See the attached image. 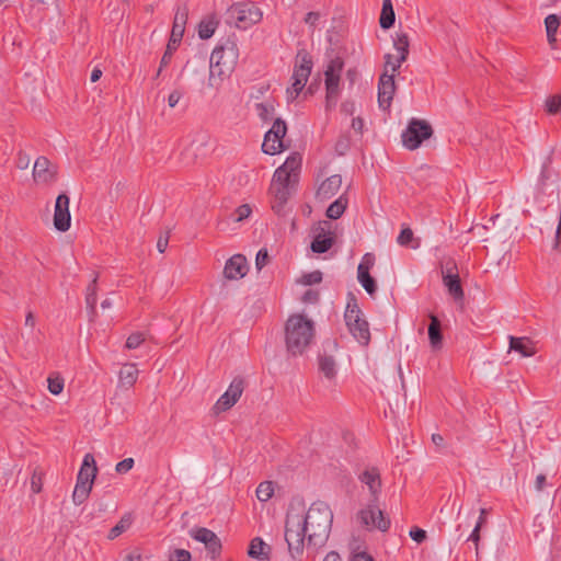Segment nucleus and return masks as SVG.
<instances>
[{"instance_id":"1","label":"nucleus","mask_w":561,"mask_h":561,"mask_svg":"<svg viewBox=\"0 0 561 561\" xmlns=\"http://www.w3.org/2000/svg\"><path fill=\"white\" fill-rule=\"evenodd\" d=\"M333 523V512L323 501L313 502L305 517L287 515L285 540L293 557L304 550L305 539L309 546L321 548L329 539Z\"/></svg>"},{"instance_id":"2","label":"nucleus","mask_w":561,"mask_h":561,"mask_svg":"<svg viewBox=\"0 0 561 561\" xmlns=\"http://www.w3.org/2000/svg\"><path fill=\"white\" fill-rule=\"evenodd\" d=\"M301 157L299 154H291L273 174L270 193L273 196L272 209L278 216L286 215V204L295 192L299 181Z\"/></svg>"},{"instance_id":"3","label":"nucleus","mask_w":561,"mask_h":561,"mask_svg":"<svg viewBox=\"0 0 561 561\" xmlns=\"http://www.w3.org/2000/svg\"><path fill=\"white\" fill-rule=\"evenodd\" d=\"M286 350L294 356L301 355L316 336V323L302 313L290 314L285 323Z\"/></svg>"},{"instance_id":"4","label":"nucleus","mask_w":561,"mask_h":561,"mask_svg":"<svg viewBox=\"0 0 561 561\" xmlns=\"http://www.w3.org/2000/svg\"><path fill=\"white\" fill-rule=\"evenodd\" d=\"M238 57V45L232 39H227L213 50L209 60V87H217L224 78L230 76L237 65Z\"/></svg>"},{"instance_id":"5","label":"nucleus","mask_w":561,"mask_h":561,"mask_svg":"<svg viewBox=\"0 0 561 561\" xmlns=\"http://www.w3.org/2000/svg\"><path fill=\"white\" fill-rule=\"evenodd\" d=\"M96 474L98 467L94 456L90 453L85 454L78 472L75 490L72 492V502L75 505H81L88 500L92 491Z\"/></svg>"},{"instance_id":"6","label":"nucleus","mask_w":561,"mask_h":561,"mask_svg":"<svg viewBox=\"0 0 561 561\" xmlns=\"http://www.w3.org/2000/svg\"><path fill=\"white\" fill-rule=\"evenodd\" d=\"M312 67L311 56L305 50H299L291 75V84L286 90L287 102H293L297 99L311 75Z\"/></svg>"},{"instance_id":"7","label":"nucleus","mask_w":561,"mask_h":561,"mask_svg":"<svg viewBox=\"0 0 561 561\" xmlns=\"http://www.w3.org/2000/svg\"><path fill=\"white\" fill-rule=\"evenodd\" d=\"M187 20H188V5L186 3H182V4L178 5V8H176V11L174 14V20H173V25H172V31H171V36H170L167 49L161 58L160 67L157 71V77H159L162 72V69L170 64V61L172 59L173 51L176 49L178 45L182 41Z\"/></svg>"},{"instance_id":"8","label":"nucleus","mask_w":561,"mask_h":561,"mask_svg":"<svg viewBox=\"0 0 561 561\" xmlns=\"http://www.w3.org/2000/svg\"><path fill=\"white\" fill-rule=\"evenodd\" d=\"M344 319L353 337L360 345L367 346L370 342L369 324L363 318L362 310L355 299L347 302Z\"/></svg>"},{"instance_id":"9","label":"nucleus","mask_w":561,"mask_h":561,"mask_svg":"<svg viewBox=\"0 0 561 561\" xmlns=\"http://www.w3.org/2000/svg\"><path fill=\"white\" fill-rule=\"evenodd\" d=\"M227 14L228 22L240 30H248L263 18L262 10L251 2L232 4Z\"/></svg>"},{"instance_id":"10","label":"nucleus","mask_w":561,"mask_h":561,"mask_svg":"<svg viewBox=\"0 0 561 561\" xmlns=\"http://www.w3.org/2000/svg\"><path fill=\"white\" fill-rule=\"evenodd\" d=\"M432 134V126L426 121L412 118L401 135L402 144L407 149L414 150L421 146L423 140L428 139Z\"/></svg>"},{"instance_id":"11","label":"nucleus","mask_w":561,"mask_h":561,"mask_svg":"<svg viewBox=\"0 0 561 561\" xmlns=\"http://www.w3.org/2000/svg\"><path fill=\"white\" fill-rule=\"evenodd\" d=\"M344 61L341 57H335L330 60L324 71L325 76V91H327V107L331 108L335 105L337 95L340 93V80L343 70Z\"/></svg>"},{"instance_id":"12","label":"nucleus","mask_w":561,"mask_h":561,"mask_svg":"<svg viewBox=\"0 0 561 561\" xmlns=\"http://www.w3.org/2000/svg\"><path fill=\"white\" fill-rule=\"evenodd\" d=\"M357 517L367 529L387 531L390 527V519L385 516L377 502L369 501L368 505L358 512Z\"/></svg>"},{"instance_id":"13","label":"nucleus","mask_w":561,"mask_h":561,"mask_svg":"<svg viewBox=\"0 0 561 561\" xmlns=\"http://www.w3.org/2000/svg\"><path fill=\"white\" fill-rule=\"evenodd\" d=\"M287 133L285 121L276 118L272 127L266 131L262 144V150L266 154L274 156L285 149L283 138Z\"/></svg>"},{"instance_id":"14","label":"nucleus","mask_w":561,"mask_h":561,"mask_svg":"<svg viewBox=\"0 0 561 561\" xmlns=\"http://www.w3.org/2000/svg\"><path fill=\"white\" fill-rule=\"evenodd\" d=\"M245 381L241 377H236L225 393L216 401L214 411L216 414L228 411L231 409L240 399L244 391Z\"/></svg>"},{"instance_id":"15","label":"nucleus","mask_w":561,"mask_h":561,"mask_svg":"<svg viewBox=\"0 0 561 561\" xmlns=\"http://www.w3.org/2000/svg\"><path fill=\"white\" fill-rule=\"evenodd\" d=\"M70 199L65 193L59 194L55 203L54 226L58 231L66 232L70 228L71 216L69 211Z\"/></svg>"},{"instance_id":"16","label":"nucleus","mask_w":561,"mask_h":561,"mask_svg":"<svg viewBox=\"0 0 561 561\" xmlns=\"http://www.w3.org/2000/svg\"><path fill=\"white\" fill-rule=\"evenodd\" d=\"M454 270H456L455 263L448 262L442 271L443 283L447 287L449 295L453 296L456 301H461L465 297V293L460 283V277L458 273L454 272Z\"/></svg>"},{"instance_id":"17","label":"nucleus","mask_w":561,"mask_h":561,"mask_svg":"<svg viewBox=\"0 0 561 561\" xmlns=\"http://www.w3.org/2000/svg\"><path fill=\"white\" fill-rule=\"evenodd\" d=\"M394 92V76L382 72L378 82V104L380 108L386 111L390 107Z\"/></svg>"},{"instance_id":"18","label":"nucleus","mask_w":561,"mask_h":561,"mask_svg":"<svg viewBox=\"0 0 561 561\" xmlns=\"http://www.w3.org/2000/svg\"><path fill=\"white\" fill-rule=\"evenodd\" d=\"M248 273V262L244 255L234 254L225 264L224 276L229 280L243 278Z\"/></svg>"},{"instance_id":"19","label":"nucleus","mask_w":561,"mask_h":561,"mask_svg":"<svg viewBox=\"0 0 561 561\" xmlns=\"http://www.w3.org/2000/svg\"><path fill=\"white\" fill-rule=\"evenodd\" d=\"M191 536L195 540L203 542L206 549L213 554V558L219 554L221 550V541L213 530L201 527L193 529L191 531Z\"/></svg>"},{"instance_id":"20","label":"nucleus","mask_w":561,"mask_h":561,"mask_svg":"<svg viewBox=\"0 0 561 561\" xmlns=\"http://www.w3.org/2000/svg\"><path fill=\"white\" fill-rule=\"evenodd\" d=\"M57 169L46 157H38L34 163L33 178L37 183H49L55 180Z\"/></svg>"},{"instance_id":"21","label":"nucleus","mask_w":561,"mask_h":561,"mask_svg":"<svg viewBox=\"0 0 561 561\" xmlns=\"http://www.w3.org/2000/svg\"><path fill=\"white\" fill-rule=\"evenodd\" d=\"M359 481L368 488L370 501L377 502L381 491V478L379 470L375 467L365 469L358 477Z\"/></svg>"},{"instance_id":"22","label":"nucleus","mask_w":561,"mask_h":561,"mask_svg":"<svg viewBox=\"0 0 561 561\" xmlns=\"http://www.w3.org/2000/svg\"><path fill=\"white\" fill-rule=\"evenodd\" d=\"M342 185V176L333 174L325 179L318 187L316 196L320 201H327L337 194Z\"/></svg>"},{"instance_id":"23","label":"nucleus","mask_w":561,"mask_h":561,"mask_svg":"<svg viewBox=\"0 0 561 561\" xmlns=\"http://www.w3.org/2000/svg\"><path fill=\"white\" fill-rule=\"evenodd\" d=\"M510 340V352H516L522 357H530L536 354V347L534 342L526 336L516 337L511 335Z\"/></svg>"},{"instance_id":"24","label":"nucleus","mask_w":561,"mask_h":561,"mask_svg":"<svg viewBox=\"0 0 561 561\" xmlns=\"http://www.w3.org/2000/svg\"><path fill=\"white\" fill-rule=\"evenodd\" d=\"M320 374L330 382H333L337 375L336 360L331 355H320L318 359Z\"/></svg>"},{"instance_id":"25","label":"nucleus","mask_w":561,"mask_h":561,"mask_svg":"<svg viewBox=\"0 0 561 561\" xmlns=\"http://www.w3.org/2000/svg\"><path fill=\"white\" fill-rule=\"evenodd\" d=\"M431 322L427 329L430 344L433 351H439L443 347V334L440 330V322L434 314L430 316Z\"/></svg>"},{"instance_id":"26","label":"nucleus","mask_w":561,"mask_h":561,"mask_svg":"<svg viewBox=\"0 0 561 561\" xmlns=\"http://www.w3.org/2000/svg\"><path fill=\"white\" fill-rule=\"evenodd\" d=\"M138 369L136 364H125L118 374V385L123 388H130L135 385L138 378Z\"/></svg>"},{"instance_id":"27","label":"nucleus","mask_w":561,"mask_h":561,"mask_svg":"<svg viewBox=\"0 0 561 561\" xmlns=\"http://www.w3.org/2000/svg\"><path fill=\"white\" fill-rule=\"evenodd\" d=\"M219 21L215 14L205 16L198 24V36L202 39L210 38L217 30Z\"/></svg>"},{"instance_id":"28","label":"nucleus","mask_w":561,"mask_h":561,"mask_svg":"<svg viewBox=\"0 0 561 561\" xmlns=\"http://www.w3.org/2000/svg\"><path fill=\"white\" fill-rule=\"evenodd\" d=\"M270 547L259 537L250 542L248 554L250 558L264 561L268 559Z\"/></svg>"},{"instance_id":"29","label":"nucleus","mask_w":561,"mask_h":561,"mask_svg":"<svg viewBox=\"0 0 561 561\" xmlns=\"http://www.w3.org/2000/svg\"><path fill=\"white\" fill-rule=\"evenodd\" d=\"M410 41L409 36L404 32H397L393 37V47L398 53L400 61H405L409 55Z\"/></svg>"},{"instance_id":"30","label":"nucleus","mask_w":561,"mask_h":561,"mask_svg":"<svg viewBox=\"0 0 561 561\" xmlns=\"http://www.w3.org/2000/svg\"><path fill=\"white\" fill-rule=\"evenodd\" d=\"M545 26L547 32V39L550 46H554L557 42V32L560 26V18L557 14H549L545 19Z\"/></svg>"},{"instance_id":"31","label":"nucleus","mask_w":561,"mask_h":561,"mask_svg":"<svg viewBox=\"0 0 561 561\" xmlns=\"http://www.w3.org/2000/svg\"><path fill=\"white\" fill-rule=\"evenodd\" d=\"M394 23V11L391 0H382V9L379 19L381 28H390Z\"/></svg>"},{"instance_id":"32","label":"nucleus","mask_w":561,"mask_h":561,"mask_svg":"<svg viewBox=\"0 0 561 561\" xmlns=\"http://www.w3.org/2000/svg\"><path fill=\"white\" fill-rule=\"evenodd\" d=\"M255 112L262 121H272L275 115V102L272 100H266L264 102L256 103Z\"/></svg>"},{"instance_id":"33","label":"nucleus","mask_w":561,"mask_h":561,"mask_svg":"<svg viewBox=\"0 0 561 561\" xmlns=\"http://www.w3.org/2000/svg\"><path fill=\"white\" fill-rule=\"evenodd\" d=\"M333 237L327 234H318L311 242V250L316 253H324L333 245Z\"/></svg>"},{"instance_id":"34","label":"nucleus","mask_w":561,"mask_h":561,"mask_svg":"<svg viewBox=\"0 0 561 561\" xmlns=\"http://www.w3.org/2000/svg\"><path fill=\"white\" fill-rule=\"evenodd\" d=\"M133 523V517L130 514H125L119 522L108 531L107 538L113 540L125 533Z\"/></svg>"},{"instance_id":"35","label":"nucleus","mask_w":561,"mask_h":561,"mask_svg":"<svg viewBox=\"0 0 561 561\" xmlns=\"http://www.w3.org/2000/svg\"><path fill=\"white\" fill-rule=\"evenodd\" d=\"M347 206V199L344 196H340L334 201L327 209V216L330 219H339L345 211Z\"/></svg>"},{"instance_id":"36","label":"nucleus","mask_w":561,"mask_h":561,"mask_svg":"<svg viewBox=\"0 0 561 561\" xmlns=\"http://www.w3.org/2000/svg\"><path fill=\"white\" fill-rule=\"evenodd\" d=\"M274 494V483L272 481L261 482L255 491L256 499L260 502H267Z\"/></svg>"},{"instance_id":"37","label":"nucleus","mask_w":561,"mask_h":561,"mask_svg":"<svg viewBox=\"0 0 561 561\" xmlns=\"http://www.w3.org/2000/svg\"><path fill=\"white\" fill-rule=\"evenodd\" d=\"M357 278L364 289L369 294L374 295L377 287L375 279L370 276L367 271H357Z\"/></svg>"},{"instance_id":"38","label":"nucleus","mask_w":561,"mask_h":561,"mask_svg":"<svg viewBox=\"0 0 561 561\" xmlns=\"http://www.w3.org/2000/svg\"><path fill=\"white\" fill-rule=\"evenodd\" d=\"M403 62L404 61H400V58L398 56L387 54V55H385L383 72L396 76V73L399 71V69Z\"/></svg>"},{"instance_id":"39","label":"nucleus","mask_w":561,"mask_h":561,"mask_svg":"<svg viewBox=\"0 0 561 561\" xmlns=\"http://www.w3.org/2000/svg\"><path fill=\"white\" fill-rule=\"evenodd\" d=\"M48 390L51 394L58 396L62 392L65 387L64 378L60 375H50L47 379Z\"/></svg>"},{"instance_id":"40","label":"nucleus","mask_w":561,"mask_h":561,"mask_svg":"<svg viewBox=\"0 0 561 561\" xmlns=\"http://www.w3.org/2000/svg\"><path fill=\"white\" fill-rule=\"evenodd\" d=\"M96 277L92 280V283L87 288V295H85V302L87 306L90 308L91 313H95V306H96Z\"/></svg>"},{"instance_id":"41","label":"nucleus","mask_w":561,"mask_h":561,"mask_svg":"<svg viewBox=\"0 0 561 561\" xmlns=\"http://www.w3.org/2000/svg\"><path fill=\"white\" fill-rule=\"evenodd\" d=\"M322 280V273L320 271H313L307 274H304L298 283L305 286H311L314 284H319Z\"/></svg>"},{"instance_id":"42","label":"nucleus","mask_w":561,"mask_h":561,"mask_svg":"<svg viewBox=\"0 0 561 561\" xmlns=\"http://www.w3.org/2000/svg\"><path fill=\"white\" fill-rule=\"evenodd\" d=\"M145 342V334L142 332L131 333L125 343V347L128 350H135Z\"/></svg>"},{"instance_id":"43","label":"nucleus","mask_w":561,"mask_h":561,"mask_svg":"<svg viewBox=\"0 0 561 561\" xmlns=\"http://www.w3.org/2000/svg\"><path fill=\"white\" fill-rule=\"evenodd\" d=\"M192 554L185 549H174L169 553L168 561H191Z\"/></svg>"},{"instance_id":"44","label":"nucleus","mask_w":561,"mask_h":561,"mask_svg":"<svg viewBox=\"0 0 561 561\" xmlns=\"http://www.w3.org/2000/svg\"><path fill=\"white\" fill-rule=\"evenodd\" d=\"M561 108V95H552L546 101V110L549 114H557Z\"/></svg>"},{"instance_id":"45","label":"nucleus","mask_w":561,"mask_h":561,"mask_svg":"<svg viewBox=\"0 0 561 561\" xmlns=\"http://www.w3.org/2000/svg\"><path fill=\"white\" fill-rule=\"evenodd\" d=\"M414 240V233L410 228H403L398 236V243L402 247L411 244Z\"/></svg>"},{"instance_id":"46","label":"nucleus","mask_w":561,"mask_h":561,"mask_svg":"<svg viewBox=\"0 0 561 561\" xmlns=\"http://www.w3.org/2000/svg\"><path fill=\"white\" fill-rule=\"evenodd\" d=\"M31 489L34 493H39L43 489V473L34 470L31 477Z\"/></svg>"},{"instance_id":"47","label":"nucleus","mask_w":561,"mask_h":561,"mask_svg":"<svg viewBox=\"0 0 561 561\" xmlns=\"http://www.w3.org/2000/svg\"><path fill=\"white\" fill-rule=\"evenodd\" d=\"M134 459L133 458H125L122 461L117 462L115 466V471L119 474L127 473L130 471L134 467Z\"/></svg>"},{"instance_id":"48","label":"nucleus","mask_w":561,"mask_h":561,"mask_svg":"<svg viewBox=\"0 0 561 561\" xmlns=\"http://www.w3.org/2000/svg\"><path fill=\"white\" fill-rule=\"evenodd\" d=\"M251 211L252 210H251L250 205L243 204L236 209V211H234L236 217L233 218V220L236 222H240V221L247 219L251 215Z\"/></svg>"},{"instance_id":"49","label":"nucleus","mask_w":561,"mask_h":561,"mask_svg":"<svg viewBox=\"0 0 561 561\" xmlns=\"http://www.w3.org/2000/svg\"><path fill=\"white\" fill-rule=\"evenodd\" d=\"M375 265V256L371 253H366L357 267V271H367L369 272L371 267Z\"/></svg>"},{"instance_id":"50","label":"nucleus","mask_w":561,"mask_h":561,"mask_svg":"<svg viewBox=\"0 0 561 561\" xmlns=\"http://www.w3.org/2000/svg\"><path fill=\"white\" fill-rule=\"evenodd\" d=\"M320 299V294L316 289H308L301 297L304 304H317Z\"/></svg>"},{"instance_id":"51","label":"nucleus","mask_w":561,"mask_h":561,"mask_svg":"<svg viewBox=\"0 0 561 561\" xmlns=\"http://www.w3.org/2000/svg\"><path fill=\"white\" fill-rule=\"evenodd\" d=\"M268 253L266 249H261L255 257V266L260 271L268 263Z\"/></svg>"},{"instance_id":"52","label":"nucleus","mask_w":561,"mask_h":561,"mask_svg":"<svg viewBox=\"0 0 561 561\" xmlns=\"http://www.w3.org/2000/svg\"><path fill=\"white\" fill-rule=\"evenodd\" d=\"M409 535L417 543H422L426 539V531L419 527L411 528Z\"/></svg>"},{"instance_id":"53","label":"nucleus","mask_w":561,"mask_h":561,"mask_svg":"<svg viewBox=\"0 0 561 561\" xmlns=\"http://www.w3.org/2000/svg\"><path fill=\"white\" fill-rule=\"evenodd\" d=\"M183 98V92L180 89H174L169 95H168V105L173 108L175 107L180 100Z\"/></svg>"},{"instance_id":"54","label":"nucleus","mask_w":561,"mask_h":561,"mask_svg":"<svg viewBox=\"0 0 561 561\" xmlns=\"http://www.w3.org/2000/svg\"><path fill=\"white\" fill-rule=\"evenodd\" d=\"M482 527V520H478L476 527L473 528V531L469 536L468 540H471L476 543V547L478 548V542L480 540V529Z\"/></svg>"},{"instance_id":"55","label":"nucleus","mask_w":561,"mask_h":561,"mask_svg":"<svg viewBox=\"0 0 561 561\" xmlns=\"http://www.w3.org/2000/svg\"><path fill=\"white\" fill-rule=\"evenodd\" d=\"M341 111L345 115H353L355 113V103L350 101L342 103Z\"/></svg>"},{"instance_id":"56","label":"nucleus","mask_w":561,"mask_h":561,"mask_svg":"<svg viewBox=\"0 0 561 561\" xmlns=\"http://www.w3.org/2000/svg\"><path fill=\"white\" fill-rule=\"evenodd\" d=\"M320 19L319 12H309L305 18V22L310 26H314L318 20Z\"/></svg>"},{"instance_id":"57","label":"nucleus","mask_w":561,"mask_h":561,"mask_svg":"<svg viewBox=\"0 0 561 561\" xmlns=\"http://www.w3.org/2000/svg\"><path fill=\"white\" fill-rule=\"evenodd\" d=\"M546 485V476L540 473L536 477L535 480V490L537 492H541Z\"/></svg>"},{"instance_id":"58","label":"nucleus","mask_w":561,"mask_h":561,"mask_svg":"<svg viewBox=\"0 0 561 561\" xmlns=\"http://www.w3.org/2000/svg\"><path fill=\"white\" fill-rule=\"evenodd\" d=\"M168 243H169V238L165 236V237H160L157 241V249L160 253H163L168 247Z\"/></svg>"},{"instance_id":"59","label":"nucleus","mask_w":561,"mask_h":561,"mask_svg":"<svg viewBox=\"0 0 561 561\" xmlns=\"http://www.w3.org/2000/svg\"><path fill=\"white\" fill-rule=\"evenodd\" d=\"M352 128L356 131V133H362L363 131V128H364V122L360 117H355L353 118L352 121Z\"/></svg>"},{"instance_id":"60","label":"nucleus","mask_w":561,"mask_h":561,"mask_svg":"<svg viewBox=\"0 0 561 561\" xmlns=\"http://www.w3.org/2000/svg\"><path fill=\"white\" fill-rule=\"evenodd\" d=\"M36 324L35 316L32 311H28L25 317V327L34 329Z\"/></svg>"},{"instance_id":"61","label":"nucleus","mask_w":561,"mask_h":561,"mask_svg":"<svg viewBox=\"0 0 561 561\" xmlns=\"http://www.w3.org/2000/svg\"><path fill=\"white\" fill-rule=\"evenodd\" d=\"M352 561H374L373 557L366 552H358L354 554Z\"/></svg>"},{"instance_id":"62","label":"nucleus","mask_w":561,"mask_h":561,"mask_svg":"<svg viewBox=\"0 0 561 561\" xmlns=\"http://www.w3.org/2000/svg\"><path fill=\"white\" fill-rule=\"evenodd\" d=\"M323 561H342L341 557L335 551H330L325 557Z\"/></svg>"},{"instance_id":"63","label":"nucleus","mask_w":561,"mask_h":561,"mask_svg":"<svg viewBox=\"0 0 561 561\" xmlns=\"http://www.w3.org/2000/svg\"><path fill=\"white\" fill-rule=\"evenodd\" d=\"M432 442L438 447H442L444 445V438L440 434H433Z\"/></svg>"},{"instance_id":"64","label":"nucleus","mask_w":561,"mask_h":561,"mask_svg":"<svg viewBox=\"0 0 561 561\" xmlns=\"http://www.w3.org/2000/svg\"><path fill=\"white\" fill-rule=\"evenodd\" d=\"M102 77V70L99 68H94L91 72V81L96 82Z\"/></svg>"}]
</instances>
